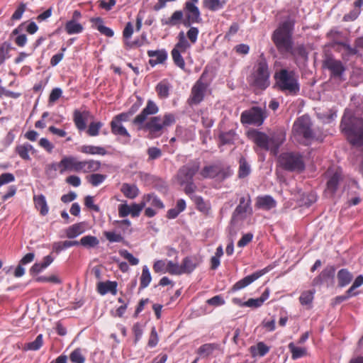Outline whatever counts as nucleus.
Masks as SVG:
<instances>
[{"label":"nucleus","instance_id":"nucleus-36","mask_svg":"<svg viewBox=\"0 0 363 363\" xmlns=\"http://www.w3.org/2000/svg\"><path fill=\"white\" fill-rule=\"evenodd\" d=\"M191 45L186 38L185 34L181 31L178 34V42L173 49H177L179 51L186 52L190 48Z\"/></svg>","mask_w":363,"mask_h":363},{"label":"nucleus","instance_id":"nucleus-26","mask_svg":"<svg viewBox=\"0 0 363 363\" xmlns=\"http://www.w3.org/2000/svg\"><path fill=\"white\" fill-rule=\"evenodd\" d=\"M121 192L124 196L130 199L136 198L139 194V189L135 184L124 183L121 188Z\"/></svg>","mask_w":363,"mask_h":363},{"label":"nucleus","instance_id":"nucleus-3","mask_svg":"<svg viewBox=\"0 0 363 363\" xmlns=\"http://www.w3.org/2000/svg\"><path fill=\"white\" fill-rule=\"evenodd\" d=\"M340 128L347 136L349 141L354 145H363V119L345 111L342 118Z\"/></svg>","mask_w":363,"mask_h":363},{"label":"nucleus","instance_id":"nucleus-39","mask_svg":"<svg viewBox=\"0 0 363 363\" xmlns=\"http://www.w3.org/2000/svg\"><path fill=\"white\" fill-rule=\"evenodd\" d=\"M251 172L250 165L244 157H241L239 161V178H245L250 174Z\"/></svg>","mask_w":363,"mask_h":363},{"label":"nucleus","instance_id":"nucleus-48","mask_svg":"<svg viewBox=\"0 0 363 363\" xmlns=\"http://www.w3.org/2000/svg\"><path fill=\"white\" fill-rule=\"evenodd\" d=\"M74 121L79 130H84L86 128L85 116L79 111H75L74 113Z\"/></svg>","mask_w":363,"mask_h":363},{"label":"nucleus","instance_id":"nucleus-37","mask_svg":"<svg viewBox=\"0 0 363 363\" xmlns=\"http://www.w3.org/2000/svg\"><path fill=\"white\" fill-rule=\"evenodd\" d=\"M269 351V347L264 342H260L256 346L250 347V352L253 356L259 355L260 357L264 356Z\"/></svg>","mask_w":363,"mask_h":363},{"label":"nucleus","instance_id":"nucleus-6","mask_svg":"<svg viewBox=\"0 0 363 363\" xmlns=\"http://www.w3.org/2000/svg\"><path fill=\"white\" fill-rule=\"evenodd\" d=\"M199 162H191L182 167L178 171L177 179L180 185H185L184 191L186 194L194 193L196 189L193 183V177L199 169Z\"/></svg>","mask_w":363,"mask_h":363},{"label":"nucleus","instance_id":"nucleus-55","mask_svg":"<svg viewBox=\"0 0 363 363\" xmlns=\"http://www.w3.org/2000/svg\"><path fill=\"white\" fill-rule=\"evenodd\" d=\"M69 359L72 363H84L85 357L80 349H76L70 354Z\"/></svg>","mask_w":363,"mask_h":363},{"label":"nucleus","instance_id":"nucleus-25","mask_svg":"<svg viewBox=\"0 0 363 363\" xmlns=\"http://www.w3.org/2000/svg\"><path fill=\"white\" fill-rule=\"evenodd\" d=\"M116 287V282L108 281L106 282H99L97 286V289L99 293L101 295H104L108 292L115 295L117 291Z\"/></svg>","mask_w":363,"mask_h":363},{"label":"nucleus","instance_id":"nucleus-60","mask_svg":"<svg viewBox=\"0 0 363 363\" xmlns=\"http://www.w3.org/2000/svg\"><path fill=\"white\" fill-rule=\"evenodd\" d=\"M189 29L186 33V37L191 43L194 44L197 41L199 30L197 28L190 26Z\"/></svg>","mask_w":363,"mask_h":363},{"label":"nucleus","instance_id":"nucleus-58","mask_svg":"<svg viewBox=\"0 0 363 363\" xmlns=\"http://www.w3.org/2000/svg\"><path fill=\"white\" fill-rule=\"evenodd\" d=\"M37 282H51L54 284H60L62 281L56 275H50L49 277L40 276L35 279Z\"/></svg>","mask_w":363,"mask_h":363},{"label":"nucleus","instance_id":"nucleus-8","mask_svg":"<svg viewBox=\"0 0 363 363\" xmlns=\"http://www.w3.org/2000/svg\"><path fill=\"white\" fill-rule=\"evenodd\" d=\"M269 75L268 65L264 59H262L255 66L250 82L256 89L264 90L269 85Z\"/></svg>","mask_w":363,"mask_h":363},{"label":"nucleus","instance_id":"nucleus-16","mask_svg":"<svg viewBox=\"0 0 363 363\" xmlns=\"http://www.w3.org/2000/svg\"><path fill=\"white\" fill-rule=\"evenodd\" d=\"M335 269L333 266L326 267L320 274L314 278L312 281L313 286H319L325 282L332 281L335 276Z\"/></svg>","mask_w":363,"mask_h":363},{"label":"nucleus","instance_id":"nucleus-32","mask_svg":"<svg viewBox=\"0 0 363 363\" xmlns=\"http://www.w3.org/2000/svg\"><path fill=\"white\" fill-rule=\"evenodd\" d=\"M80 151L88 155H105L106 154L104 147L94 145H83L80 147Z\"/></svg>","mask_w":363,"mask_h":363},{"label":"nucleus","instance_id":"nucleus-35","mask_svg":"<svg viewBox=\"0 0 363 363\" xmlns=\"http://www.w3.org/2000/svg\"><path fill=\"white\" fill-rule=\"evenodd\" d=\"M143 201L149 203L151 206L162 209L164 207L162 201L154 194H147L143 196Z\"/></svg>","mask_w":363,"mask_h":363},{"label":"nucleus","instance_id":"nucleus-27","mask_svg":"<svg viewBox=\"0 0 363 363\" xmlns=\"http://www.w3.org/2000/svg\"><path fill=\"white\" fill-rule=\"evenodd\" d=\"M363 6V0H357L354 2V8L350 11L348 13L343 16V21H353L357 18L360 14L361 6Z\"/></svg>","mask_w":363,"mask_h":363},{"label":"nucleus","instance_id":"nucleus-57","mask_svg":"<svg viewBox=\"0 0 363 363\" xmlns=\"http://www.w3.org/2000/svg\"><path fill=\"white\" fill-rule=\"evenodd\" d=\"M43 342V335L40 334L36 337L34 341L29 342L27 345L26 348L29 350H38L42 347Z\"/></svg>","mask_w":363,"mask_h":363},{"label":"nucleus","instance_id":"nucleus-59","mask_svg":"<svg viewBox=\"0 0 363 363\" xmlns=\"http://www.w3.org/2000/svg\"><path fill=\"white\" fill-rule=\"evenodd\" d=\"M119 254L121 257L128 260L131 265H137L139 263V259L126 250H120Z\"/></svg>","mask_w":363,"mask_h":363},{"label":"nucleus","instance_id":"nucleus-21","mask_svg":"<svg viewBox=\"0 0 363 363\" xmlns=\"http://www.w3.org/2000/svg\"><path fill=\"white\" fill-rule=\"evenodd\" d=\"M275 200L270 196H258L256 206L264 210H270L276 206Z\"/></svg>","mask_w":363,"mask_h":363},{"label":"nucleus","instance_id":"nucleus-15","mask_svg":"<svg viewBox=\"0 0 363 363\" xmlns=\"http://www.w3.org/2000/svg\"><path fill=\"white\" fill-rule=\"evenodd\" d=\"M159 111V107L152 100H148L146 106L143 111L133 119V123L134 125H143L150 116L155 115Z\"/></svg>","mask_w":363,"mask_h":363},{"label":"nucleus","instance_id":"nucleus-18","mask_svg":"<svg viewBox=\"0 0 363 363\" xmlns=\"http://www.w3.org/2000/svg\"><path fill=\"white\" fill-rule=\"evenodd\" d=\"M78 160L74 156L64 157L59 162L60 172L63 174L67 171L77 172Z\"/></svg>","mask_w":363,"mask_h":363},{"label":"nucleus","instance_id":"nucleus-24","mask_svg":"<svg viewBox=\"0 0 363 363\" xmlns=\"http://www.w3.org/2000/svg\"><path fill=\"white\" fill-rule=\"evenodd\" d=\"M85 231L84 223H75L66 229V236L68 238H74Z\"/></svg>","mask_w":363,"mask_h":363},{"label":"nucleus","instance_id":"nucleus-31","mask_svg":"<svg viewBox=\"0 0 363 363\" xmlns=\"http://www.w3.org/2000/svg\"><path fill=\"white\" fill-rule=\"evenodd\" d=\"M337 279L339 286L343 287L351 282L352 275L347 269H342L337 273Z\"/></svg>","mask_w":363,"mask_h":363},{"label":"nucleus","instance_id":"nucleus-11","mask_svg":"<svg viewBox=\"0 0 363 363\" xmlns=\"http://www.w3.org/2000/svg\"><path fill=\"white\" fill-rule=\"evenodd\" d=\"M231 174L229 167H224L219 164L204 167L200 172L202 178H217L223 180Z\"/></svg>","mask_w":363,"mask_h":363},{"label":"nucleus","instance_id":"nucleus-63","mask_svg":"<svg viewBox=\"0 0 363 363\" xmlns=\"http://www.w3.org/2000/svg\"><path fill=\"white\" fill-rule=\"evenodd\" d=\"M62 94V91L60 88H55L52 90L50 96H49V103L53 104L57 100H58Z\"/></svg>","mask_w":363,"mask_h":363},{"label":"nucleus","instance_id":"nucleus-17","mask_svg":"<svg viewBox=\"0 0 363 363\" xmlns=\"http://www.w3.org/2000/svg\"><path fill=\"white\" fill-rule=\"evenodd\" d=\"M265 272L264 270L256 272L250 275H248L241 280L236 282L232 287L231 291H236L240 289H242L252 284L253 281L257 280L258 278H259L261 276H262Z\"/></svg>","mask_w":363,"mask_h":363},{"label":"nucleus","instance_id":"nucleus-61","mask_svg":"<svg viewBox=\"0 0 363 363\" xmlns=\"http://www.w3.org/2000/svg\"><path fill=\"white\" fill-rule=\"evenodd\" d=\"M145 206L146 203L143 201L140 203H133L130 205V215L133 217H138Z\"/></svg>","mask_w":363,"mask_h":363},{"label":"nucleus","instance_id":"nucleus-33","mask_svg":"<svg viewBox=\"0 0 363 363\" xmlns=\"http://www.w3.org/2000/svg\"><path fill=\"white\" fill-rule=\"evenodd\" d=\"M203 6L211 11L222 9L226 4L225 0H203Z\"/></svg>","mask_w":363,"mask_h":363},{"label":"nucleus","instance_id":"nucleus-44","mask_svg":"<svg viewBox=\"0 0 363 363\" xmlns=\"http://www.w3.org/2000/svg\"><path fill=\"white\" fill-rule=\"evenodd\" d=\"M79 243L86 247H94L99 244V241L95 236L86 235L80 239Z\"/></svg>","mask_w":363,"mask_h":363},{"label":"nucleus","instance_id":"nucleus-13","mask_svg":"<svg viewBox=\"0 0 363 363\" xmlns=\"http://www.w3.org/2000/svg\"><path fill=\"white\" fill-rule=\"evenodd\" d=\"M205 72H203L199 79L196 82L191 89L190 104H199L203 101L208 84L203 82Z\"/></svg>","mask_w":363,"mask_h":363},{"label":"nucleus","instance_id":"nucleus-22","mask_svg":"<svg viewBox=\"0 0 363 363\" xmlns=\"http://www.w3.org/2000/svg\"><path fill=\"white\" fill-rule=\"evenodd\" d=\"M33 201L35 208L40 211V213L42 216H45L48 214L49 208L47 204L45 196L43 194L34 196Z\"/></svg>","mask_w":363,"mask_h":363},{"label":"nucleus","instance_id":"nucleus-7","mask_svg":"<svg viewBox=\"0 0 363 363\" xmlns=\"http://www.w3.org/2000/svg\"><path fill=\"white\" fill-rule=\"evenodd\" d=\"M279 89L288 94L296 95L299 91L298 76L293 71L283 69L274 74Z\"/></svg>","mask_w":363,"mask_h":363},{"label":"nucleus","instance_id":"nucleus-46","mask_svg":"<svg viewBox=\"0 0 363 363\" xmlns=\"http://www.w3.org/2000/svg\"><path fill=\"white\" fill-rule=\"evenodd\" d=\"M10 50V43L7 42H4L0 44V65L4 62L6 59L9 57Z\"/></svg>","mask_w":363,"mask_h":363},{"label":"nucleus","instance_id":"nucleus-34","mask_svg":"<svg viewBox=\"0 0 363 363\" xmlns=\"http://www.w3.org/2000/svg\"><path fill=\"white\" fill-rule=\"evenodd\" d=\"M16 152L23 160H29L30 152H33V147L29 143H24L23 145H18L16 148Z\"/></svg>","mask_w":363,"mask_h":363},{"label":"nucleus","instance_id":"nucleus-49","mask_svg":"<svg viewBox=\"0 0 363 363\" xmlns=\"http://www.w3.org/2000/svg\"><path fill=\"white\" fill-rule=\"evenodd\" d=\"M101 168V162L97 160H86V167L84 173L95 172Z\"/></svg>","mask_w":363,"mask_h":363},{"label":"nucleus","instance_id":"nucleus-29","mask_svg":"<svg viewBox=\"0 0 363 363\" xmlns=\"http://www.w3.org/2000/svg\"><path fill=\"white\" fill-rule=\"evenodd\" d=\"M342 178V173L339 170H336L327 182V191L333 194L337 188L340 180Z\"/></svg>","mask_w":363,"mask_h":363},{"label":"nucleus","instance_id":"nucleus-30","mask_svg":"<svg viewBox=\"0 0 363 363\" xmlns=\"http://www.w3.org/2000/svg\"><path fill=\"white\" fill-rule=\"evenodd\" d=\"M111 128L113 134L126 137L128 139H130V135L122 123H118L117 121L112 120L111 122Z\"/></svg>","mask_w":363,"mask_h":363},{"label":"nucleus","instance_id":"nucleus-38","mask_svg":"<svg viewBox=\"0 0 363 363\" xmlns=\"http://www.w3.org/2000/svg\"><path fill=\"white\" fill-rule=\"evenodd\" d=\"M196 267V263L189 257H185L181 264L182 274H189Z\"/></svg>","mask_w":363,"mask_h":363},{"label":"nucleus","instance_id":"nucleus-45","mask_svg":"<svg viewBox=\"0 0 363 363\" xmlns=\"http://www.w3.org/2000/svg\"><path fill=\"white\" fill-rule=\"evenodd\" d=\"M156 91L160 98L165 99L168 97L169 92V85L167 82L162 81L156 86Z\"/></svg>","mask_w":363,"mask_h":363},{"label":"nucleus","instance_id":"nucleus-4","mask_svg":"<svg viewBox=\"0 0 363 363\" xmlns=\"http://www.w3.org/2000/svg\"><path fill=\"white\" fill-rule=\"evenodd\" d=\"M176 122L175 116L171 113H167L163 116H152L147 119L143 125H136L138 130H143L148 133L150 138L160 137L167 128Z\"/></svg>","mask_w":363,"mask_h":363},{"label":"nucleus","instance_id":"nucleus-41","mask_svg":"<svg viewBox=\"0 0 363 363\" xmlns=\"http://www.w3.org/2000/svg\"><path fill=\"white\" fill-rule=\"evenodd\" d=\"M340 51L342 52V58L345 60H349L350 57L357 54V50L355 48H352L346 43H340Z\"/></svg>","mask_w":363,"mask_h":363},{"label":"nucleus","instance_id":"nucleus-19","mask_svg":"<svg viewBox=\"0 0 363 363\" xmlns=\"http://www.w3.org/2000/svg\"><path fill=\"white\" fill-rule=\"evenodd\" d=\"M147 55L150 58L149 64L154 67L158 64H162L167 58V52L165 50H148Z\"/></svg>","mask_w":363,"mask_h":363},{"label":"nucleus","instance_id":"nucleus-12","mask_svg":"<svg viewBox=\"0 0 363 363\" xmlns=\"http://www.w3.org/2000/svg\"><path fill=\"white\" fill-rule=\"evenodd\" d=\"M265 117L264 113L262 108L252 107L250 110L245 111L242 113L240 121L245 124L260 125L262 124Z\"/></svg>","mask_w":363,"mask_h":363},{"label":"nucleus","instance_id":"nucleus-47","mask_svg":"<svg viewBox=\"0 0 363 363\" xmlns=\"http://www.w3.org/2000/svg\"><path fill=\"white\" fill-rule=\"evenodd\" d=\"M220 143L223 145L232 144L235 140V133L233 130H229L225 133H222L219 135Z\"/></svg>","mask_w":363,"mask_h":363},{"label":"nucleus","instance_id":"nucleus-50","mask_svg":"<svg viewBox=\"0 0 363 363\" xmlns=\"http://www.w3.org/2000/svg\"><path fill=\"white\" fill-rule=\"evenodd\" d=\"M182 52V51H179L177 49H173L172 50V56L174 64L184 69L185 67V62L181 55Z\"/></svg>","mask_w":363,"mask_h":363},{"label":"nucleus","instance_id":"nucleus-2","mask_svg":"<svg viewBox=\"0 0 363 363\" xmlns=\"http://www.w3.org/2000/svg\"><path fill=\"white\" fill-rule=\"evenodd\" d=\"M247 135L258 147L270 151L274 155H277L279 147L286 140V133L282 130L274 132L271 137L257 130H250Z\"/></svg>","mask_w":363,"mask_h":363},{"label":"nucleus","instance_id":"nucleus-53","mask_svg":"<svg viewBox=\"0 0 363 363\" xmlns=\"http://www.w3.org/2000/svg\"><path fill=\"white\" fill-rule=\"evenodd\" d=\"M58 169L60 170L59 163L48 164L45 166V173L48 178H55Z\"/></svg>","mask_w":363,"mask_h":363},{"label":"nucleus","instance_id":"nucleus-40","mask_svg":"<svg viewBox=\"0 0 363 363\" xmlns=\"http://www.w3.org/2000/svg\"><path fill=\"white\" fill-rule=\"evenodd\" d=\"M315 294V290L304 291L299 297V301L303 306H311Z\"/></svg>","mask_w":363,"mask_h":363},{"label":"nucleus","instance_id":"nucleus-5","mask_svg":"<svg viewBox=\"0 0 363 363\" xmlns=\"http://www.w3.org/2000/svg\"><path fill=\"white\" fill-rule=\"evenodd\" d=\"M294 21L287 19L274 31L272 40L281 53L291 52L293 47L292 30Z\"/></svg>","mask_w":363,"mask_h":363},{"label":"nucleus","instance_id":"nucleus-28","mask_svg":"<svg viewBox=\"0 0 363 363\" xmlns=\"http://www.w3.org/2000/svg\"><path fill=\"white\" fill-rule=\"evenodd\" d=\"M83 26L77 21H68L65 26V30L69 35L78 34L83 31Z\"/></svg>","mask_w":363,"mask_h":363},{"label":"nucleus","instance_id":"nucleus-51","mask_svg":"<svg viewBox=\"0 0 363 363\" xmlns=\"http://www.w3.org/2000/svg\"><path fill=\"white\" fill-rule=\"evenodd\" d=\"M106 178V176L104 174H92L87 177V180L93 186H97L103 183Z\"/></svg>","mask_w":363,"mask_h":363},{"label":"nucleus","instance_id":"nucleus-52","mask_svg":"<svg viewBox=\"0 0 363 363\" xmlns=\"http://www.w3.org/2000/svg\"><path fill=\"white\" fill-rule=\"evenodd\" d=\"M167 272L172 275H181L182 274L181 265L177 262L173 261H167Z\"/></svg>","mask_w":363,"mask_h":363},{"label":"nucleus","instance_id":"nucleus-14","mask_svg":"<svg viewBox=\"0 0 363 363\" xmlns=\"http://www.w3.org/2000/svg\"><path fill=\"white\" fill-rule=\"evenodd\" d=\"M252 213L251 207V199L249 194L240 197L239 204L235 208L233 217H239L240 219H245L247 215Z\"/></svg>","mask_w":363,"mask_h":363},{"label":"nucleus","instance_id":"nucleus-62","mask_svg":"<svg viewBox=\"0 0 363 363\" xmlns=\"http://www.w3.org/2000/svg\"><path fill=\"white\" fill-rule=\"evenodd\" d=\"M102 126L103 123L101 122H92L89 126L87 133L90 136H96Z\"/></svg>","mask_w":363,"mask_h":363},{"label":"nucleus","instance_id":"nucleus-20","mask_svg":"<svg viewBox=\"0 0 363 363\" xmlns=\"http://www.w3.org/2000/svg\"><path fill=\"white\" fill-rule=\"evenodd\" d=\"M326 67L330 69L335 77H340L345 71V67L342 62L339 60H336L330 58L325 62Z\"/></svg>","mask_w":363,"mask_h":363},{"label":"nucleus","instance_id":"nucleus-9","mask_svg":"<svg viewBox=\"0 0 363 363\" xmlns=\"http://www.w3.org/2000/svg\"><path fill=\"white\" fill-rule=\"evenodd\" d=\"M292 135L296 141L302 143H306V141L313 138L308 116L304 115L297 118L293 125Z\"/></svg>","mask_w":363,"mask_h":363},{"label":"nucleus","instance_id":"nucleus-23","mask_svg":"<svg viewBox=\"0 0 363 363\" xmlns=\"http://www.w3.org/2000/svg\"><path fill=\"white\" fill-rule=\"evenodd\" d=\"M269 292L268 289H266L262 294V296L257 298H250L247 301L244 302L245 307L249 308H258L260 307L263 303L268 298Z\"/></svg>","mask_w":363,"mask_h":363},{"label":"nucleus","instance_id":"nucleus-43","mask_svg":"<svg viewBox=\"0 0 363 363\" xmlns=\"http://www.w3.org/2000/svg\"><path fill=\"white\" fill-rule=\"evenodd\" d=\"M140 288L145 289L146 288L152 280V277L147 266L145 265L143 267L142 274L140 277Z\"/></svg>","mask_w":363,"mask_h":363},{"label":"nucleus","instance_id":"nucleus-42","mask_svg":"<svg viewBox=\"0 0 363 363\" xmlns=\"http://www.w3.org/2000/svg\"><path fill=\"white\" fill-rule=\"evenodd\" d=\"M288 347L291 352L293 359H296L306 354V350L304 347H296L293 342H290Z\"/></svg>","mask_w":363,"mask_h":363},{"label":"nucleus","instance_id":"nucleus-56","mask_svg":"<svg viewBox=\"0 0 363 363\" xmlns=\"http://www.w3.org/2000/svg\"><path fill=\"white\" fill-rule=\"evenodd\" d=\"M153 270L155 273H167V262L162 259L155 261L153 264Z\"/></svg>","mask_w":363,"mask_h":363},{"label":"nucleus","instance_id":"nucleus-64","mask_svg":"<svg viewBox=\"0 0 363 363\" xmlns=\"http://www.w3.org/2000/svg\"><path fill=\"white\" fill-rule=\"evenodd\" d=\"M130 206L126 203L120 204L118 206V215L121 218H124L130 215Z\"/></svg>","mask_w":363,"mask_h":363},{"label":"nucleus","instance_id":"nucleus-1","mask_svg":"<svg viewBox=\"0 0 363 363\" xmlns=\"http://www.w3.org/2000/svg\"><path fill=\"white\" fill-rule=\"evenodd\" d=\"M162 26L174 27L181 23L184 27H190L194 23H201L202 18L199 7L194 3L186 1L183 11L177 10L169 18H162L160 20Z\"/></svg>","mask_w":363,"mask_h":363},{"label":"nucleus","instance_id":"nucleus-10","mask_svg":"<svg viewBox=\"0 0 363 363\" xmlns=\"http://www.w3.org/2000/svg\"><path fill=\"white\" fill-rule=\"evenodd\" d=\"M280 165L288 171L301 172L305 168L302 156L296 152H285L279 158Z\"/></svg>","mask_w":363,"mask_h":363},{"label":"nucleus","instance_id":"nucleus-54","mask_svg":"<svg viewBox=\"0 0 363 363\" xmlns=\"http://www.w3.org/2000/svg\"><path fill=\"white\" fill-rule=\"evenodd\" d=\"M218 348V345L214 343L205 344L200 347L199 353L201 355L208 356L211 354L215 350Z\"/></svg>","mask_w":363,"mask_h":363}]
</instances>
